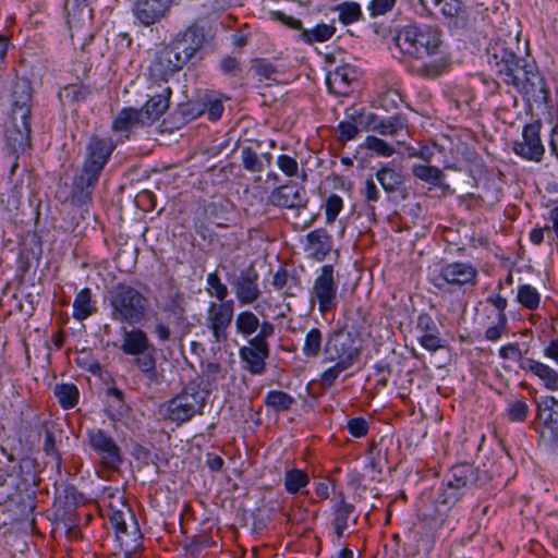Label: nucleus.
Returning <instances> with one entry per match:
<instances>
[{
  "label": "nucleus",
  "instance_id": "f257e3e1",
  "mask_svg": "<svg viewBox=\"0 0 558 558\" xmlns=\"http://www.w3.org/2000/svg\"><path fill=\"white\" fill-rule=\"evenodd\" d=\"M396 46L404 56L421 60L417 74L435 78L450 66V58L444 50L441 31L427 24H410L396 36Z\"/></svg>",
  "mask_w": 558,
  "mask_h": 558
},
{
  "label": "nucleus",
  "instance_id": "f03ea898",
  "mask_svg": "<svg viewBox=\"0 0 558 558\" xmlns=\"http://www.w3.org/2000/svg\"><path fill=\"white\" fill-rule=\"evenodd\" d=\"M487 53L488 63L506 84L526 93L543 89V78L535 61L518 57L506 41H495Z\"/></svg>",
  "mask_w": 558,
  "mask_h": 558
},
{
  "label": "nucleus",
  "instance_id": "7ed1b4c3",
  "mask_svg": "<svg viewBox=\"0 0 558 558\" xmlns=\"http://www.w3.org/2000/svg\"><path fill=\"white\" fill-rule=\"evenodd\" d=\"M10 111L5 122V145L14 153H24L31 143L33 88L26 78H17L9 97Z\"/></svg>",
  "mask_w": 558,
  "mask_h": 558
},
{
  "label": "nucleus",
  "instance_id": "20e7f679",
  "mask_svg": "<svg viewBox=\"0 0 558 558\" xmlns=\"http://www.w3.org/2000/svg\"><path fill=\"white\" fill-rule=\"evenodd\" d=\"M114 149L116 143L111 137L93 135L89 138L81 172L73 180V203L78 206L90 203L99 177Z\"/></svg>",
  "mask_w": 558,
  "mask_h": 558
},
{
  "label": "nucleus",
  "instance_id": "39448f33",
  "mask_svg": "<svg viewBox=\"0 0 558 558\" xmlns=\"http://www.w3.org/2000/svg\"><path fill=\"white\" fill-rule=\"evenodd\" d=\"M110 317L119 323L136 325L143 322L149 310V300L137 289L118 283L108 291Z\"/></svg>",
  "mask_w": 558,
  "mask_h": 558
},
{
  "label": "nucleus",
  "instance_id": "423d86ee",
  "mask_svg": "<svg viewBox=\"0 0 558 558\" xmlns=\"http://www.w3.org/2000/svg\"><path fill=\"white\" fill-rule=\"evenodd\" d=\"M207 397L208 391L203 389L199 383L190 381L166 402V417L179 425L186 423L203 413Z\"/></svg>",
  "mask_w": 558,
  "mask_h": 558
},
{
  "label": "nucleus",
  "instance_id": "0eeeda50",
  "mask_svg": "<svg viewBox=\"0 0 558 558\" xmlns=\"http://www.w3.org/2000/svg\"><path fill=\"white\" fill-rule=\"evenodd\" d=\"M486 474L478 468L461 463L451 468L441 493L442 504H456L465 492L484 484Z\"/></svg>",
  "mask_w": 558,
  "mask_h": 558
},
{
  "label": "nucleus",
  "instance_id": "6e6552de",
  "mask_svg": "<svg viewBox=\"0 0 558 558\" xmlns=\"http://www.w3.org/2000/svg\"><path fill=\"white\" fill-rule=\"evenodd\" d=\"M477 270L469 263L453 262L442 265L430 278L432 284L442 293H456L461 289L474 287Z\"/></svg>",
  "mask_w": 558,
  "mask_h": 558
},
{
  "label": "nucleus",
  "instance_id": "1a4fd4ad",
  "mask_svg": "<svg viewBox=\"0 0 558 558\" xmlns=\"http://www.w3.org/2000/svg\"><path fill=\"white\" fill-rule=\"evenodd\" d=\"M361 349L350 331L336 329L328 333L324 345V363L338 362L352 367L359 360Z\"/></svg>",
  "mask_w": 558,
  "mask_h": 558
},
{
  "label": "nucleus",
  "instance_id": "9d476101",
  "mask_svg": "<svg viewBox=\"0 0 558 558\" xmlns=\"http://www.w3.org/2000/svg\"><path fill=\"white\" fill-rule=\"evenodd\" d=\"M311 301L318 303L322 314L333 311L338 305V281L332 265H324L311 289Z\"/></svg>",
  "mask_w": 558,
  "mask_h": 558
},
{
  "label": "nucleus",
  "instance_id": "9b49d317",
  "mask_svg": "<svg viewBox=\"0 0 558 558\" xmlns=\"http://www.w3.org/2000/svg\"><path fill=\"white\" fill-rule=\"evenodd\" d=\"M226 279L231 286L240 305L253 304L262 295L259 275L253 265L239 271L227 272Z\"/></svg>",
  "mask_w": 558,
  "mask_h": 558
},
{
  "label": "nucleus",
  "instance_id": "f8f14e48",
  "mask_svg": "<svg viewBox=\"0 0 558 558\" xmlns=\"http://www.w3.org/2000/svg\"><path fill=\"white\" fill-rule=\"evenodd\" d=\"M234 315L233 301L208 304L205 326L211 332L214 343H222L228 340V329L231 326Z\"/></svg>",
  "mask_w": 558,
  "mask_h": 558
},
{
  "label": "nucleus",
  "instance_id": "ddd939ff",
  "mask_svg": "<svg viewBox=\"0 0 558 558\" xmlns=\"http://www.w3.org/2000/svg\"><path fill=\"white\" fill-rule=\"evenodd\" d=\"M89 447L97 454L100 464L107 470H118L122 464V452L114 439L100 428L88 430Z\"/></svg>",
  "mask_w": 558,
  "mask_h": 558
},
{
  "label": "nucleus",
  "instance_id": "4468645a",
  "mask_svg": "<svg viewBox=\"0 0 558 558\" xmlns=\"http://www.w3.org/2000/svg\"><path fill=\"white\" fill-rule=\"evenodd\" d=\"M204 41L205 34L203 28L193 24L186 29L179 32L168 46L174 50L186 64L203 47Z\"/></svg>",
  "mask_w": 558,
  "mask_h": 558
},
{
  "label": "nucleus",
  "instance_id": "2eb2a0df",
  "mask_svg": "<svg viewBox=\"0 0 558 558\" xmlns=\"http://www.w3.org/2000/svg\"><path fill=\"white\" fill-rule=\"evenodd\" d=\"M541 129L539 120L526 124L522 131V141L513 144V151L527 160L539 161L545 151L539 136Z\"/></svg>",
  "mask_w": 558,
  "mask_h": 558
},
{
  "label": "nucleus",
  "instance_id": "dca6fc26",
  "mask_svg": "<svg viewBox=\"0 0 558 558\" xmlns=\"http://www.w3.org/2000/svg\"><path fill=\"white\" fill-rule=\"evenodd\" d=\"M185 62L168 45L160 49L149 66L151 80L167 84L168 78L181 70Z\"/></svg>",
  "mask_w": 558,
  "mask_h": 558
},
{
  "label": "nucleus",
  "instance_id": "f3484780",
  "mask_svg": "<svg viewBox=\"0 0 558 558\" xmlns=\"http://www.w3.org/2000/svg\"><path fill=\"white\" fill-rule=\"evenodd\" d=\"M174 0H135L132 12L144 26L160 22L170 11Z\"/></svg>",
  "mask_w": 558,
  "mask_h": 558
},
{
  "label": "nucleus",
  "instance_id": "a211bd4d",
  "mask_svg": "<svg viewBox=\"0 0 558 558\" xmlns=\"http://www.w3.org/2000/svg\"><path fill=\"white\" fill-rule=\"evenodd\" d=\"M268 199L271 205L283 208H300L305 207L307 204L305 189L294 183L283 184L274 189Z\"/></svg>",
  "mask_w": 558,
  "mask_h": 558
},
{
  "label": "nucleus",
  "instance_id": "6ab92c4d",
  "mask_svg": "<svg viewBox=\"0 0 558 558\" xmlns=\"http://www.w3.org/2000/svg\"><path fill=\"white\" fill-rule=\"evenodd\" d=\"M134 365L148 386H159L163 381V371L157 366L156 348L133 356Z\"/></svg>",
  "mask_w": 558,
  "mask_h": 558
},
{
  "label": "nucleus",
  "instance_id": "aec40b11",
  "mask_svg": "<svg viewBox=\"0 0 558 558\" xmlns=\"http://www.w3.org/2000/svg\"><path fill=\"white\" fill-rule=\"evenodd\" d=\"M359 74L355 66L343 64L328 72L326 84L331 93L345 96L350 93V86L357 80Z\"/></svg>",
  "mask_w": 558,
  "mask_h": 558
},
{
  "label": "nucleus",
  "instance_id": "412c9836",
  "mask_svg": "<svg viewBox=\"0 0 558 558\" xmlns=\"http://www.w3.org/2000/svg\"><path fill=\"white\" fill-rule=\"evenodd\" d=\"M160 92H154L153 86H149L151 90L148 94L149 99L140 109L144 113L145 122L150 125L154 123L168 108L171 89L168 85L161 86Z\"/></svg>",
  "mask_w": 558,
  "mask_h": 558
},
{
  "label": "nucleus",
  "instance_id": "4be33fe9",
  "mask_svg": "<svg viewBox=\"0 0 558 558\" xmlns=\"http://www.w3.org/2000/svg\"><path fill=\"white\" fill-rule=\"evenodd\" d=\"M239 354L245 363V369L252 374H262L265 371V360L269 355V345L248 340V345L242 347Z\"/></svg>",
  "mask_w": 558,
  "mask_h": 558
},
{
  "label": "nucleus",
  "instance_id": "5701e85b",
  "mask_svg": "<svg viewBox=\"0 0 558 558\" xmlns=\"http://www.w3.org/2000/svg\"><path fill=\"white\" fill-rule=\"evenodd\" d=\"M537 417L550 439L558 438V400L555 397L544 398L537 407Z\"/></svg>",
  "mask_w": 558,
  "mask_h": 558
},
{
  "label": "nucleus",
  "instance_id": "b1692460",
  "mask_svg": "<svg viewBox=\"0 0 558 558\" xmlns=\"http://www.w3.org/2000/svg\"><path fill=\"white\" fill-rule=\"evenodd\" d=\"M155 348L147 333L141 328L124 329L122 335L121 351L130 356H135Z\"/></svg>",
  "mask_w": 558,
  "mask_h": 558
},
{
  "label": "nucleus",
  "instance_id": "393cba45",
  "mask_svg": "<svg viewBox=\"0 0 558 558\" xmlns=\"http://www.w3.org/2000/svg\"><path fill=\"white\" fill-rule=\"evenodd\" d=\"M520 368L537 376L543 381L546 389L551 391L558 390V373L548 365L526 357L521 361Z\"/></svg>",
  "mask_w": 558,
  "mask_h": 558
},
{
  "label": "nucleus",
  "instance_id": "a878e982",
  "mask_svg": "<svg viewBox=\"0 0 558 558\" xmlns=\"http://www.w3.org/2000/svg\"><path fill=\"white\" fill-rule=\"evenodd\" d=\"M306 250L318 262L323 260L332 248V238L326 229H316L307 235Z\"/></svg>",
  "mask_w": 558,
  "mask_h": 558
},
{
  "label": "nucleus",
  "instance_id": "bb28decb",
  "mask_svg": "<svg viewBox=\"0 0 558 558\" xmlns=\"http://www.w3.org/2000/svg\"><path fill=\"white\" fill-rule=\"evenodd\" d=\"M148 125L145 122L144 113L134 108H123L112 122V130L117 133H130L138 128Z\"/></svg>",
  "mask_w": 558,
  "mask_h": 558
},
{
  "label": "nucleus",
  "instance_id": "cd10ccee",
  "mask_svg": "<svg viewBox=\"0 0 558 558\" xmlns=\"http://www.w3.org/2000/svg\"><path fill=\"white\" fill-rule=\"evenodd\" d=\"M5 468L14 470V480L19 483V489L22 485L26 486L35 482L34 461L29 458L16 461L10 457Z\"/></svg>",
  "mask_w": 558,
  "mask_h": 558
},
{
  "label": "nucleus",
  "instance_id": "c85d7f7f",
  "mask_svg": "<svg viewBox=\"0 0 558 558\" xmlns=\"http://www.w3.org/2000/svg\"><path fill=\"white\" fill-rule=\"evenodd\" d=\"M355 507L352 504L345 501L343 495H340V499L333 505V530L337 536L342 537L344 531L349 526V519L353 514Z\"/></svg>",
  "mask_w": 558,
  "mask_h": 558
},
{
  "label": "nucleus",
  "instance_id": "c756f323",
  "mask_svg": "<svg viewBox=\"0 0 558 558\" xmlns=\"http://www.w3.org/2000/svg\"><path fill=\"white\" fill-rule=\"evenodd\" d=\"M97 311L95 302L92 301V291L88 288L76 293L73 301V317L76 320H84Z\"/></svg>",
  "mask_w": 558,
  "mask_h": 558
},
{
  "label": "nucleus",
  "instance_id": "7c9ffc66",
  "mask_svg": "<svg viewBox=\"0 0 558 558\" xmlns=\"http://www.w3.org/2000/svg\"><path fill=\"white\" fill-rule=\"evenodd\" d=\"M264 404L276 413L288 412L295 404V399L282 390H269Z\"/></svg>",
  "mask_w": 558,
  "mask_h": 558
},
{
  "label": "nucleus",
  "instance_id": "2f4dec72",
  "mask_svg": "<svg viewBox=\"0 0 558 558\" xmlns=\"http://www.w3.org/2000/svg\"><path fill=\"white\" fill-rule=\"evenodd\" d=\"M234 326L239 335L248 338L257 332L260 320L255 313L245 310L236 314Z\"/></svg>",
  "mask_w": 558,
  "mask_h": 558
},
{
  "label": "nucleus",
  "instance_id": "473e14b6",
  "mask_svg": "<svg viewBox=\"0 0 558 558\" xmlns=\"http://www.w3.org/2000/svg\"><path fill=\"white\" fill-rule=\"evenodd\" d=\"M325 339L319 328L313 327L307 330L302 348L303 355L307 359L318 357L322 351L324 352L323 343L325 344Z\"/></svg>",
  "mask_w": 558,
  "mask_h": 558
},
{
  "label": "nucleus",
  "instance_id": "72a5a7b5",
  "mask_svg": "<svg viewBox=\"0 0 558 558\" xmlns=\"http://www.w3.org/2000/svg\"><path fill=\"white\" fill-rule=\"evenodd\" d=\"M376 179L387 193H393L403 184V175L391 167H381L376 171Z\"/></svg>",
  "mask_w": 558,
  "mask_h": 558
},
{
  "label": "nucleus",
  "instance_id": "f704fd0d",
  "mask_svg": "<svg viewBox=\"0 0 558 558\" xmlns=\"http://www.w3.org/2000/svg\"><path fill=\"white\" fill-rule=\"evenodd\" d=\"M308 483L310 477L307 473L302 470L291 469L284 474V487L291 495L303 493L302 489L305 488Z\"/></svg>",
  "mask_w": 558,
  "mask_h": 558
},
{
  "label": "nucleus",
  "instance_id": "c9c22d12",
  "mask_svg": "<svg viewBox=\"0 0 558 558\" xmlns=\"http://www.w3.org/2000/svg\"><path fill=\"white\" fill-rule=\"evenodd\" d=\"M109 522L116 530L117 537L120 541H123V537L129 535H133L134 541H137L141 537L140 529L136 521L133 522V530L131 532L128 531L125 515L122 511H112L111 514L109 515Z\"/></svg>",
  "mask_w": 558,
  "mask_h": 558
},
{
  "label": "nucleus",
  "instance_id": "e433bc0d",
  "mask_svg": "<svg viewBox=\"0 0 558 558\" xmlns=\"http://www.w3.org/2000/svg\"><path fill=\"white\" fill-rule=\"evenodd\" d=\"M54 396L63 409H72L78 401V389L73 384L56 385Z\"/></svg>",
  "mask_w": 558,
  "mask_h": 558
},
{
  "label": "nucleus",
  "instance_id": "4c0bfd02",
  "mask_svg": "<svg viewBox=\"0 0 558 558\" xmlns=\"http://www.w3.org/2000/svg\"><path fill=\"white\" fill-rule=\"evenodd\" d=\"M242 167L251 173H260L265 169L263 157L252 146H244L241 149Z\"/></svg>",
  "mask_w": 558,
  "mask_h": 558
},
{
  "label": "nucleus",
  "instance_id": "58836bf2",
  "mask_svg": "<svg viewBox=\"0 0 558 558\" xmlns=\"http://www.w3.org/2000/svg\"><path fill=\"white\" fill-rule=\"evenodd\" d=\"M336 28L328 24H318L312 29H302L300 37L307 44L315 41L323 43L328 40L335 33Z\"/></svg>",
  "mask_w": 558,
  "mask_h": 558
},
{
  "label": "nucleus",
  "instance_id": "ea45409f",
  "mask_svg": "<svg viewBox=\"0 0 558 558\" xmlns=\"http://www.w3.org/2000/svg\"><path fill=\"white\" fill-rule=\"evenodd\" d=\"M412 173L415 178L435 186L439 185L440 180L444 178V173L439 168L426 165H414Z\"/></svg>",
  "mask_w": 558,
  "mask_h": 558
},
{
  "label": "nucleus",
  "instance_id": "a19ab883",
  "mask_svg": "<svg viewBox=\"0 0 558 558\" xmlns=\"http://www.w3.org/2000/svg\"><path fill=\"white\" fill-rule=\"evenodd\" d=\"M518 302L527 310H536L541 302V294L530 284H521L518 288Z\"/></svg>",
  "mask_w": 558,
  "mask_h": 558
},
{
  "label": "nucleus",
  "instance_id": "79ce46f5",
  "mask_svg": "<svg viewBox=\"0 0 558 558\" xmlns=\"http://www.w3.org/2000/svg\"><path fill=\"white\" fill-rule=\"evenodd\" d=\"M407 119L401 114H396L387 119H381L376 133L380 135H396L399 131L407 128Z\"/></svg>",
  "mask_w": 558,
  "mask_h": 558
},
{
  "label": "nucleus",
  "instance_id": "37998d69",
  "mask_svg": "<svg viewBox=\"0 0 558 558\" xmlns=\"http://www.w3.org/2000/svg\"><path fill=\"white\" fill-rule=\"evenodd\" d=\"M530 413V407L523 399H517L509 402L505 415L508 421L512 423H522L526 420Z\"/></svg>",
  "mask_w": 558,
  "mask_h": 558
},
{
  "label": "nucleus",
  "instance_id": "c03bdc74",
  "mask_svg": "<svg viewBox=\"0 0 558 558\" xmlns=\"http://www.w3.org/2000/svg\"><path fill=\"white\" fill-rule=\"evenodd\" d=\"M90 95V89L83 85H69L59 92V98L70 104L82 102Z\"/></svg>",
  "mask_w": 558,
  "mask_h": 558
},
{
  "label": "nucleus",
  "instance_id": "a18cd8bd",
  "mask_svg": "<svg viewBox=\"0 0 558 558\" xmlns=\"http://www.w3.org/2000/svg\"><path fill=\"white\" fill-rule=\"evenodd\" d=\"M207 288L206 291L210 296L216 298L219 302H227L226 298L229 294L227 286L221 281L217 272H210L206 278Z\"/></svg>",
  "mask_w": 558,
  "mask_h": 558
},
{
  "label": "nucleus",
  "instance_id": "49530a36",
  "mask_svg": "<svg viewBox=\"0 0 558 558\" xmlns=\"http://www.w3.org/2000/svg\"><path fill=\"white\" fill-rule=\"evenodd\" d=\"M252 70L258 76L259 81H278L279 71L265 59H256L252 63Z\"/></svg>",
  "mask_w": 558,
  "mask_h": 558
},
{
  "label": "nucleus",
  "instance_id": "de8ad7c7",
  "mask_svg": "<svg viewBox=\"0 0 558 558\" xmlns=\"http://www.w3.org/2000/svg\"><path fill=\"white\" fill-rule=\"evenodd\" d=\"M205 99L206 101L203 104V107H198L196 110L192 109L191 113L194 117H197L201 116L205 110H207L208 119L210 121L219 120L223 112L222 101L208 96H206Z\"/></svg>",
  "mask_w": 558,
  "mask_h": 558
},
{
  "label": "nucleus",
  "instance_id": "09e8293b",
  "mask_svg": "<svg viewBox=\"0 0 558 558\" xmlns=\"http://www.w3.org/2000/svg\"><path fill=\"white\" fill-rule=\"evenodd\" d=\"M339 20L344 24H351L359 21L362 16L361 7L356 2H345L338 7Z\"/></svg>",
  "mask_w": 558,
  "mask_h": 558
},
{
  "label": "nucleus",
  "instance_id": "8fccbe9b",
  "mask_svg": "<svg viewBox=\"0 0 558 558\" xmlns=\"http://www.w3.org/2000/svg\"><path fill=\"white\" fill-rule=\"evenodd\" d=\"M365 148L375 151L377 155L390 157L395 153L393 146L376 136H367L364 143Z\"/></svg>",
  "mask_w": 558,
  "mask_h": 558
},
{
  "label": "nucleus",
  "instance_id": "3c124183",
  "mask_svg": "<svg viewBox=\"0 0 558 558\" xmlns=\"http://www.w3.org/2000/svg\"><path fill=\"white\" fill-rule=\"evenodd\" d=\"M332 363H333V365H331L330 367H328L326 371H324L320 374L319 381H320L322 386L325 388H330L335 384V381L337 380L339 375L350 368V366L338 363V362H332Z\"/></svg>",
  "mask_w": 558,
  "mask_h": 558
},
{
  "label": "nucleus",
  "instance_id": "603ef678",
  "mask_svg": "<svg viewBox=\"0 0 558 558\" xmlns=\"http://www.w3.org/2000/svg\"><path fill=\"white\" fill-rule=\"evenodd\" d=\"M343 207L342 198L337 194H331L325 203V213L327 223H332Z\"/></svg>",
  "mask_w": 558,
  "mask_h": 558
},
{
  "label": "nucleus",
  "instance_id": "864d4df0",
  "mask_svg": "<svg viewBox=\"0 0 558 558\" xmlns=\"http://www.w3.org/2000/svg\"><path fill=\"white\" fill-rule=\"evenodd\" d=\"M396 4L397 0H371L367 10L371 17L375 19L392 11Z\"/></svg>",
  "mask_w": 558,
  "mask_h": 558
},
{
  "label": "nucleus",
  "instance_id": "5fc2aeb1",
  "mask_svg": "<svg viewBox=\"0 0 558 558\" xmlns=\"http://www.w3.org/2000/svg\"><path fill=\"white\" fill-rule=\"evenodd\" d=\"M440 13L446 17H457L462 12V2L460 0H441L439 4H435Z\"/></svg>",
  "mask_w": 558,
  "mask_h": 558
},
{
  "label": "nucleus",
  "instance_id": "6e6d98bb",
  "mask_svg": "<svg viewBox=\"0 0 558 558\" xmlns=\"http://www.w3.org/2000/svg\"><path fill=\"white\" fill-rule=\"evenodd\" d=\"M277 166L288 177H294L298 174L299 163L289 155H280L277 159Z\"/></svg>",
  "mask_w": 558,
  "mask_h": 558
},
{
  "label": "nucleus",
  "instance_id": "4d7b16f0",
  "mask_svg": "<svg viewBox=\"0 0 558 558\" xmlns=\"http://www.w3.org/2000/svg\"><path fill=\"white\" fill-rule=\"evenodd\" d=\"M347 428L353 437L361 438L367 434L368 423L363 417H354L348 421Z\"/></svg>",
  "mask_w": 558,
  "mask_h": 558
},
{
  "label": "nucleus",
  "instance_id": "13d9d810",
  "mask_svg": "<svg viewBox=\"0 0 558 558\" xmlns=\"http://www.w3.org/2000/svg\"><path fill=\"white\" fill-rule=\"evenodd\" d=\"M418 342L424 349L430 352H435L442 348L441 339L439 337V330L432 333L421 335L418 337Z\"/></svg>",
  "mask_w": 558,
  "mask_h": 558
},
{
  "label": "nucleus",
  "instance_id": "bf43d9fd",
  "mask_svg": "<svg viewBox=\"0 0 558 558\" xmlns=\"http://www.w3.org/2000/svg\"><path fill=\"white\" fill-rule=\"evenodd\" d=\"M507 316L506 314L498 315V323L490 326L485 331V338L489 341H497L501 335L506 331Z\"/></svg>",
  "mask_w": 558,
  "mask_h": 558
},
{
  "label": "nucleus",
  "instance_id": "052dcab7",
  "mask_svg": "<svg viewBox=\"0 0 558 558\" xmlns=\"http://www.w3.org/2000/svg\"><path fill=\"white\" fill-rule=\"evenodd\" d=\"M380 120L381 118L373 112L360 113L357 116V123L367 132H376Z\"/></svg>",
  "mask_w": 558,
  "mask_h": 558
},
{
  "label": "nucleus",
  "instance_id": "680f3d73",
  "mask_svg": "<svg viewBox=\"0 0 558 558\" xmlns=\"http://www.w3.org/2000/svg\"><path fill=\"white\" fill-rule=\"evenodd\" d=\"M338 130L340 133L339 138L341 142L352 141L359 134L357 124L351 121H341L338 125Z\"/></svg>",
  "mask_w": 558,
  "mask_h": 558
},
{
  "label": "nucleus",
  "instance_id": "e2e57ef3",
  "mask_svg": "<svg viewBox=\"0 0 558 558\" xmlns=\"http://www.w3.org/2000/svg\"><path fill=\"white\" fill-rule=\"evenodd\" d=\"M499 356L504 360L523 361L522 351L518 343H509L499 349Z\"/></svg>",
  "mask_w": 558,
  "mask_h": 558
},
{
  "label": "nucleus",
  "instance_id": "0e129e2a",
  "mask_svg": "<svg viewBox=\"0 0 558 558\" xmlns=\"http://www.w3.org/2000/svg\"><path fill=\"white\" fill-rule=\"evenodd\" d=\"M219 68L225 75L230 76H236L241 71L239 61L234 57L230 56L221 59Z\"/></svg>",
  "mask_w": 558,
  "mask_h": 558
},
{
  "label": "nucleus",
  "instance_id": "69168bd1",
  "mask_svg": "<svg viewBox=\"0 0 558 558\" xmlns=\"http://www.w3.org/2000/svg\"><path fill=\"white\" fill-rule=\"evenodd\" d=\"M257 335H255L250 340L255 341L259 344H268L267 339L275 333V326L270 322H262L260 326L257 330Z\"/></svg>",
  "mask_w": 558,
  "mask_h": 558
},
{
  "label": "nucleus",
  "instance_id": "338daca9",
  "mask_svg": "<svg viewBox=\"0 0 558 558\" xmlns=\"http://www.w3.org/2000/svg\"><path fill=\"white\" fill-rule=\"evenodd\" d=\"M416 328L422 332V335L436 332L438 327L430 315L423 313L417 317Z\"/></svg>",
  "mask_w": 558,
  "mask_h": 558
},
{
  "label": "nucleus",
  "instance_id": "774afa93",
  "mask_svg": "<svg viewBox=\"0 0 558 558\" xmlns=\"http://www.w3.org/2000/svg\"><path fill=\"white\" fill-rule=\"evenodd\" d=\"M361 193L367 203H376L380 197L379 190L373 179H367L364 182Z\"/></svg>",
  "mask_w": 558,
  "mask_h": 558
}]
</instances>
